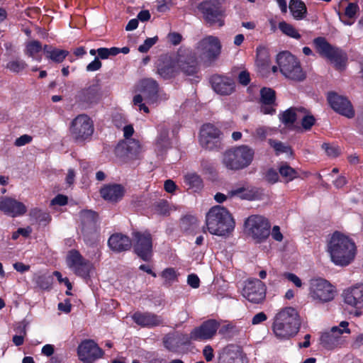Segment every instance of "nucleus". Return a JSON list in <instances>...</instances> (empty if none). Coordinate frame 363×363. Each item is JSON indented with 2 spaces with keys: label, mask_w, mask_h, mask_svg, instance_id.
<instances>
[{
  "label": "nucleus",
  "mask_w": 363,
  "mask_h": 363,
  "mask_svg": "<svg viewBox=\"0 0 363 363\" xmlns=\"http://www.w3.org/2000/svg\"><path fill=\"white\" fill-rule=\"evenodd\" d=\"M194 76L198 72L196 56L188 50H179L174 56L160 57L157 63V73L164 79H169L180 72Z\"/></svg>",
  "instance_id": "f257e3e1"
},
{
  "label": "nucleus",
  "mask_w": 363,
  "mask_h": 363,
  "mask_svg": "<svg viewBox=\"0 0 363 363\" xmlns=\"http://www.w3.org/2000/svg\"><path fill=\"white\" fill-rule=\"evenodd\" d=\"M356 251L354 242L339 232H335L328 243V252L336 265H348L354 259Z\"/></svg>",
  "instance_id": "f03ea898"
},
{
  "label": "nucleus",
  "mask_w": 363,
  "mask_h": 363,
  "mask_svg": "<svg viewBox=\"0 0 363 363\" xmlns=\"http://www.w3.org/2000/svg\"><path fill=\"white\" fill-rule=\"evenodd\" d=\"M301 322L297 311L286 307L275 316L272 325L274 335L280 340H289L296 335L300 329Z\"/></svg>",
  "instance_id": "7ed1b4c3"
},
{
  "label": "nucleus",
  "mask_w": 363,
  "mask_h": 363,
  "mask_svg": "<svg viewBox=\"0 0 363 363\" xmlns=\"http://www.w3.org/2000/svg\"><path fill=\"white\" fill-rule=\"evenodd\" d=\"M206 225L211 234L226 236L234 230L235 221L225 208L216 206L206 213Z\"/></svg>",
  "instance_id": "20e7f679"
},
{
  "label": "nucleus",
  "mask_w": 363,
  "mask_h": 363,
  "mask_svg": "<svg viewBox=\"0 0 363 363\" xmlns=\"http://www.w3.org/2000/svg\"><path fill=\"white\" fill-rule=\"evenodd\" d=\"M254 156L253 148L242 145L225 151L223 154L222 163L226 169L238 171L250 166Z\"/></svg>",
  "instance_id": "39448f33"
},
{
  "label": "nucleus",
  "mask_w": 363,
  "mask_h": 363,
  "mask_svg": "<svg viewBox=\"0 0 363 363\" xmlns=\"http://www.w3.org/2000/svg\"><path fill=\"white\" fill-rule=\"evenodd\" d=\"M225 0H206L201 2L198 9L203 15L204 21L210 26L217 25L222 27L225 25V9L222 6Z\"/></svg>",
  "instance_id": "423d86ee"
},
{
  "label": "nucleus",
  "mask_w": 363,
  "mask_h": 363,
  "mask_svg": "<svg viewBox=\"0 0 363 363\" xmlns=\"http://www.w3.org/2000/svg\"><path fill=\"white\" fill-rule=\"evenodd\" d=\"M277 62L281 74L286 77L294 81H302L306 75L300 62L296 57L289 52L278 54Z\"/></svg>",
  "instance_id": "0eeeda50"
},
{
  "label": "nucleus",
  "mask_w": 363,
  "mask_h": 363,
  "mask_svg": "<svg viewBox=\"0 0 363 363\" xmlns=\"http://www.w3.org/2000/svg\"><path fill=\"white\" fill-rule=\"evenodd\" d=\"M348 325V322L342 321L338 326H333L329 331L323 333L320 338V345L327 350L343 346L351 333Z\"/></svg>",
  "instance_id": "6e6552de"
},
{
  "label": "nucleus",
  "mask_w": 363,
  "mask_h": 363,
  "mask_svg": "<svg viewBox=\"0 0 363 363\" xmlns=\"http://www.w3.org/2000/svg\"><path fill=\"white\" fill-rule=\"evenodd\" d=\"M313 44L319 55L329 60L337 69H342L345 66L347 57L340 48L333 46L323 37L315 38Z\"/></svg>",
  "instance_id": "1a4fd4ad"
},
{
  "label": "nucleus",
  "mask_w": 363,
  "mask_h": 363,
  "mask_svg": "<svg viewBox=\"0 0 363 363\" xmlns=\"http://www.w3.org/2000/svg\"><path fill=\"white\" fill-rule=\"evenodd\" d=\"M69 131L76 143H84L91 139L94 131V123L87 115L80 114L72 120Z\"/></svg>",
  "instance_id": "9d476101"
},
{
  "label": "nucleus",
  "mask_w": 363,
  "mask_h": 363,
  "mask_svg": "<svg viewBox=\"0 0 363 363\" xmlns=\"http://www.w3.org/2000/svg\"><path fill=\"white\" fill-rule=\"evenodd\" d=\"M245 225L248 234L257 242H263L270 235V223L262 216L252 215L248 217Z\"/></svg>",
  "instance_id": "9b49d317"
},
{
  "label": "nucleus",
  "mask_w": 363,
  "mask_h": 363,
  "mask_svg": "<svg viewBox=\"0 0 363 363\" xmlns=\"http://www.w3.org/2000/svg\"><path fill=\"white\" fill-rule=\"evenodd\" d=\"M222 45L219 38L214 35H206L200 40L196 47V53L208 61H215L221 53Z\"/></svg>",
  "instance_id": "f8f14e48"
},
{
  "label": "nucleus",
  "mask_w": 363,
  "mask_h": 363,
  "mask_svg": "<svg viewBox=\"0 0 363 363\" xmlns=\"http://www.w3.org/2000/svg\"><path fill=\"white\" fill-rule=\"evenodd\" d=\"M132 245L134 252L143 261L149 262L152 257V239L147 232H133Z\"/></svg>",
  "instance_id": "ddd939ff"
},
{
  "label": "nucleus",
  "mask_w": 363,
  "mask_h": 363,
  "mask_svg": "<svg viewBox=\"0 0 363 363\" xmlns=\"http://www.w3.org/2000/svg\"><path fill=\"white\" fill-rule=\"evenodd\" d=\"M222 135L220 129L214 125L204 124L200 130V145L208 150H218L221 148Z\"/></svg>",
  "instance_id": "4468645a"
},
{
  "label": "nucleus",
  "mask_w": 363,
  "mask_h": 363,
  "mask_svg": "<svg viewBox=\"0 0 363 363\" xmlns=\"http://www.w3.org/2000/svg\"><path fill=\"white\" fill-rule=\"evenodd\" d=\"M310 296L313 300L320 302L330 301L335 296L334 287L324 279H312L310 283Z\"/></svg>",
  "instance_id": "2eb2a0df"
},
{
  "label": "nucleus",
  "mask_w": 363,
  "mask_h": 363,
  "mask_svg": "<svg viewBox=\"0 0 363 363\" xmlns=\"http://www.w3.org/2000/svg\"><path fill=\"white\" fill-rule=\"evenodd\" d=\"M81 231L86 242L94 240L97 235V215L91 210H84L79 213Z\"/></svg>",
  "instance_id": "dca6fc26"
},
{
  "label": "nucleus",
  "mask_w": 363,
  "mask_h": 363,
  "mask_svg": "<svg viewBox=\"0 0 363 363\" xmlns=\"http://www.w3.org/2000/svg\"><path fill=\"white\" fill-rule=\"evenodd\" d=\"M242 296L253 303H262L266 297V286L259 279H249L242 289Z\"/></svg>",
  "instance_id": "f3484780"
},
{
  "label": "nucleus",
  "mask_w": 363,
  "mask_h": 363,
  "mask_svg": "<svg viewBox=\"0 0 363 363\" xmlns=\"http://www.w3.org/2000/svg\"><path fill=\"white\" fill-rule=\"evenodd\" d=\"M67 262L69 268L77 275L83 279H87L89 277L91 264L84 259L78 251L71 250L67 255Z\"/></svg>",
  "instance_id": "a211bd4d"
},
{
  "label": "nucleus",
  "mask_w": 363,
  "mask_h": 363,
  "mask_svg": "<svg viewBox=\"0 0 363 363\" xmlns=\"http://www.w3.org/2000/svg\"><path fill=\"white\" fill-rule=\"evenodd\" d=\"M213 90L220 96H230L235 91V80L228 76L214 74L210 79Z\"/></svg>",
  "instance_id": "6ab92c4d"
},
{
  "label": "nucleus",
  "mask_w": 363,
  "mask_h": 363,
  "mask_svg": "<svg viewBox=\"0 0 363 363\" xmlns=\"http://www.w3.org/2000/svg\"><path fill=\"white\" fill-rule=\"evenodd\" d=\"M219 326V323L214 319L206 320L191 330V338L193 341L211 340L216 335Z\"/></svg>",
  "instance_id": "aec40b11"
},
{
  "label": "nucleus",
  "mask_w": 363,
  "mask_h": 363,
  "mask_svg": "<svg viewBox=\"0 0 363 363\" xmlns=\"http://www.w3.org/2000/svg\"><path fill=\"white\" fill-rule=\"evenodd\" d=\"M328 101L331 108L340 114L352 118L354 116V111L350 101L345 96L337 93L330 92L328 95Z\"/></svg>",
  "instance_id": "412c9836"
},
{
  "label": "nucleus",
  "mask_w": 363,
  "mask_h": 363,
  "mask_svg": "<svg viewBox=\"0 0 363 363\" xmlns=\"http://www.w3.org/2000/svg\"><path fill=\"white\" fill-rule=\"evenodd\" d=\"M77 353L79 359L86 363L94 362L104 354L97 344L91 340L83 341L78 347Z\"/></svg>",
  "instance_id": "4be33fe9"
},
{
  "label": "nucleus",
  "mask_w": 363,
  "mask_h": 363,
  "mask_svg": "<svg viewBox=\"0 0 363 363\" xmlns=\"http://www.w3.org/2000/svg\"><path fill=\"white\" fill-rule=\"evenodd\" d=\"M138 90L147 103L156 102L159 91V84L156 80L152 78L142 79L139 82Z\"/></svg>",
  "instance_id": "5701e85b"
},
{
  "label": "nucleus",
  "mask_w": 363,
  "mask_h": 363,
  "mask_svg": "<svg viewBox=\"0 0 363 363\" xmlns=\"http://www.w3.org/2000/svg\"><path fill=\"white\" fill-rule=\"evenodd\" d=\"M0 210L6 215L16 217L24 214L27 208L23 203L14 199L1 197L0 198Z\"/></svg>",
  "instance_id": "b1692460"
},
{
  "label": "nucleus",
  "mask_w": 363,
  "mask_h": 363,
  "mask_svg": "<svg viewBox=\"0 0 363 363\" xmlns=\"http://www.w3.org/2000/svg\"><path fill=\"white\" fill-rule=\"evenodd\" d=\"M228 196L229 198L238 197L241 199L252 201L259 199L262 196V191L256 187L238 185L228 191Z\"/></svg>",
  "instance_id": "393cba45"
},
{
  "label": "nucleus",
  "mask_w": 363,
  "mask_h": 363,
  "mask_svg": "<svg viewBox=\"0 0 363 363\" xmlns=\"http://www.w3.org/2000/svg\"><path fill=\"white\" fill-rule=\"evenodd\" d=\"M218 363H245L240 347L228 345L219 354Z\"/></svg>",
  "instance_id": "a878e982"
},
{
  "label": "nucleus",
  "mask_w": 363,
  "mask_h": 363,
  "mask_svg": "<svg viewBox=\"0 0 363 363\" xmlns=\"http://www.w3.org/2000/svg\"><path fill=\"white\" fill-rule=\"evenodd\" d=\"M261 112L273 115L276 113V94L270 88H262L260 91Z\"/></svg>",
  "instance_id": "bb28decb"
},
{
  "label": "nucleus",
  "mask_w": 363,
  "mask_h": 363,
  "mask_svg": "<svg viewBox=\"0 0 363 363\" xmlns=\"http://www.w3.org/2000/svg\"><path fill=\"white\" fill-rule=\"evenodd\" d=\"M116 150L118 154L133 159L142 152V146L138 140L128 139L118 144Z\"/></svg>",
  "instance_id": "cd10ccee"
},
{
  "label": "nucleus",
  "mask_w": 363,
  "mask_h": 363,
  "mask_svg": "<svg viewBox=\"0 0 363 363\" xmlns=\"http://www.w3.org/2000/svg\"><path fill=\"white\" fill-rule=\"evenodd\" d=\"M132 318L141 327L153 328L163 324V318L161 315L148 312H136L133 315Z\"/></svg>",
  "instance_id": "c85d7f7f"
},
{
  "label": "nucleus",
  "mask_w": 363,
  "mask_h": 363,
  "mask_svg": "<svg viewBox=\"0 0 363 363\" xmlns=\"http://www.w3.org/2000/svg\"><path fill=\"white\" fill-rule=\"evenodd\" d=\"M124 186L118 184H107L101 188L100 193L101 196L111 202H118L121 200L125 194Z\"/></svg>",
  "instance_id": "c756f323"
},
{
  "label": "nucleus",
  "mask_w": 363,
  "mask_h": 363,
  "mask_svg": "<svg viewBox=\"0 0 363 363\" xmlns=\"http://www.w3.org/2000/svg\"><path fill=\"white\" fill-rule=\"evenodd\" d=\"M344 301L347 305L355 308L363 306V286H356L344 291Z\"/></svg>",
  "instance_id": "7c9ffc66"
},
{
  "label": "nucleus",
  "mask_w": 363,
  "mask_h": 363,
  "mask_svg": "<svg viewBox=\"0 0 363 363\" xmlns=\"http://www.w3.org/2000/svg\"><path fill=\"white\" fill-rule=\"evenodd\" d=\"M108 245L113 251L121 252L130 249L132 240L125 235L115 233L109 238Z\"/></svg>",
  "instance_id": "2f4dec72"
},
{
  "label": "nucleus",
  "mask_w": 363,
  "mask_h": 363,
  "mask_svg": "<svg viewBox=\"0 0 363 363\" xmlns=\"http://www.w3.org/2000/svg\"><path fill=\"white\" fill-rule=\"evenodd\" d=\"M302 112H305V108L303 107H291L279 113V118L285 125H292L298 118H301Z\"/></svg>",
  "instance_id": "473e14b6"
},
{
  "label": "nucleus",
  "mask_w": 363,
  "mask_h": 363,
  "mask_svg": "<svg viewBox=\"0 0 363 363\" xmlns=\"http://www.w3.org/2000/svg\"><path fill=\"white\" fill-rule=\"evenodd\" d=\"M99 96V88L95 84L82 89L77 95L79 101L89 104L96 101Z\"/></svg>",
  "instance_id": "72a5a7b5"
},
{
  "label": "nucleus",
  "mask_w": 363,
  "mask_h": 363,
  "mask_svg": "<svg viewBox=\"0 0 363 363\" xmlns=\"http://www.w3.org/2000/svg\"><path fill=\"white\" fill-rule=\"evenodd\" d=\"M289 9L292 16L296 20H302L306 16L307 8L304 2L301 0H291Z\"/></svg>",
  "instance_id": "f704fd0d"
},
{
  "label": "nucleus",
  "mask_w": 363,
  "mask_h": 363,
  "mask_svg": "<svg viewBox=\"0 0 363 363\" xmlns=\"http://www.w3.org/2000/svg\"><path fill=\"white\" fill-rule=\"evenodd\" d=\"M43 51L47 58L56 63L62 62L69 54L65 50L57 49L48 45L44 46Z\"/></svg>",
  "instance_id": "c9c22d12"
},
{
  "label": "nucleus",
  "mask_w": 363,
  "mask_h": 363,
  "mask_svg": "<svg viewBox=\"0 0 363 363\" xmlns=\"http://www.w3.org/2000/svg\"><path fill=\"white\" fill-rule=\"evenodd\" d=\"M159 135L155 141V150L158 153H162L170 147L168 129L162 127L159 129Z\"/></svg>",
  "instance_id": "e433bc0d"
},
{
  "label": "nucleus",
  "mask_w": 363,
  "mask_h": 363,
  "mask_svg": "<svg viewBox=\"0 0 363 363\" xmlns=\"http://www.w3.org/2000/svg\"><path fill=\"white\" fill-rule=\"evenodd\" d=\"M184 182L190 189L195 191L200 189L203 186V182L200 176L196 173H189L185 175Z\"/></svg>",
  "instance_id": "4c0bfd02"
},
{
  "label": "nucleus",
  "mask_w": 363,
  "mask_h": 363,
  "mask_svg": "<svg viewBox=\"0 0 363 363\" xmlns=\"http://www.w3.org/2000/svg\"><path fill=\"white\" fill-rule=\"evenodd\" d=\"M279 28L284 35L290 38L297 40L301 38V35L298 33V30L291 24L286 21L279 22Z\"/></svg>",
  "instance_id": "58836bf2"
},
{
  "label": "nucleus",
  "mask_w": 363,
  "mask_h": 363,
  "mask_svg": "<svg viewBox=\"0 0 363 363\" xmlns=\"http://www.w3.org/2000/svg\"><path fill=\"white\" fill-rule=\"evenodd\" d=\"M279 171L286 182H291L298 177V172L288 164L281 166Z\"/></svg>",
  "instance_id": "ea45409f"
},
{
  "label": "nucleus",
  "mask_w": 363,
  "mask_h": 363,
  "mask_svg": "<svg viewBox=\"0 0 363 363\" xmlns=\"http://www.w3.org/2000/svg\"><path fill=\"white\" fill-rule=\"evenodd\" d=\"M268 143L269 145L274 148L277 155H279L281 153H292L291 147L281 141L269 139Z\"/></svg>",
  "instance_id": "a19ab883"
},
{
  "label": "nucleus",
  "mask_w": 363,
  "mask_h": 363,
  "mask_svg": "<svg viewBox=\"0 0 363 363\" xmlns=\"http://www.w3.org/2000/svg\"><path fill=\"white\" fill-rule=\"evenodd\" d=\"M272 129L267 126L259 125L252 133V138L256 140L264 141L271 134Z\"/></svg>",
  "instance_id": "79ce46f5"
},
{
  "label": "nucleus",
  "mask_w": 363,
  "mask_h": 363,
  "mask_svg": "<svg viewBox=\"0 0 363 363\" xmlns=\"http://www.w3.org/2000/svg\"><path fill=\"white\" fill-rule=\"evenodd\" d=\"M30 215L40 223L46 225L51 220L50 215L45 211L38 208H34L31 211Z\"/></svg>",
  "instance_id": "37998d69"
},
{
  "label": "nucleus",
  "mask_w": 363,
  "mask_h": 363,
  "mask_svg": "<svg viewBox=\"0 0 363 363\" xmlns=\"http://www.w3.org/2000/svg\"><path fill=\"white\" fill-rule=\"evenodd\" d=\"M42 50L40 42L33 40L27 43L25 53L26 55L35 59V55Z\"/></svg>",
  "instance_id": "c03bdc74"
},
{
  "label": "nucleus",
  "mask_w": 363,
  "mask_h": 363,
  "mask_svg": "<svg viewBox=\"0 0 363 363\" xmlns=\"http://www.w3.org/2000/svg\"><path fill=\"white\" fill-rule=\"evenodd\" d=\"M301 125L305 130H309L315 124V119L313 116L310 114L305 108V112L301 114Z\"/></svg>",
  "instance_id": "a18cd8bd"
},
{
  "label": "nucleus",
  "mask_w": 363,
  "mask_h": 363,
  "mask_svg": "<svg viewBox=\"0 0 363 363\" xmlns=\"http://www.w3.org/2000/svg\"><path fill=\"white\" fill-rule=\"evenodd\" d=\"M120 53V48L113 47L111 48H100L97 49V55L99 59H108L111 56H116Z\"/></svg>",
  "instance_id": "49530a36"
},
{
  "label": "nucleus",
  "mask_w": 363,
  "mask_h": 363,
  "mask_svg": "<svg viewBox=\"0 0 363 363\" xmlns=\"http://www.w3.org/2000/svg\"><path fill=\"white\" fill-rule=\"evenodd\" d=\"M269 62V56L267 50L264 48L259 47L257 48V60L258 66L265 67Z\"/></svg>",
  "instance_id": "de8ad7c7"
},
{
  "label": "nucleus",
  "mask_w": 363,
  "mask_h": 363,
  "mask_svg": "<svg viewBox=\"0 0 363 363\" xmlns=\"http://www.w3.org/2000/svg\"><path fill=\"white\" fill-rule=\"evenodd\" d=\"M238 333V330L232 324L224 325L219 330V333L228 339L233 337Z\"/></svg>",
  "instance_id": "09e8293b"
},
{
  "label": "nucleus",
  "mask_w": 363,
  "mask_h": 363,
  "mask_svg": "<svg viewBox=\"0 0 363 363\" xmlns=\"http://www.w3.org/2000/svg\"><path fill=\"white\" fill-rule=\"evenodd\" d=\"M27 67V64L22 60H12L8 62L6 68L13 72H20Z\"/></svg>",
  "instance_id": "8fccbe9b"
},
{
  "label": "nucleus",
  "mask_w": 363,
  "mask_h": 363,
  "mask_svg": "<svg viewBox=\"0 0 363 363\" xmlns=\"http://www.w3.org/2000/svg\"><path fill=\"white\" fill-rule=\"evenodd\" d=\"M321 147L322 149L325 150L327 155L330 157H336L340 155L341 150L337 145L325 143Z\"/></svg>",
  "instance_id": "3c124183"
},
{
  "label": "nucleus",
  "mask_w": 363,
  "mask_h": 363,
  "mask_svg": "<svg viewBox=\"0 0 363 363\" xmlns=\"http://www.w3.org/2000/svg\"><path fill=\"white\" fill-rule=\"evenodd\" d=\"M163 342L164 347L171 351H176L179 347V344L174 335H168L164 337Z\"/></svg>",
  "instance_id": "603ef678"
},
{
  "label": "nucleus",
  "mask_w": 363,
  "mask_h": 363,
  "mask_svg": "<svg viewBox=\"0 0 363 363\" xmlns=\"http://www.w3.org/2000/svg\"><path fill=\"white\" fill-rule=\"evenodd\" d=\"M33 280L35 284L41 289L46 290L50 286V279L45 275H36Z\"/></svg>",
  "instance_id": "864d4df0"
},
{
  "label": "nucleus",
  "mask_w": 363,
  "mask_h": 363,
  "mask_svg": "<svg viewBox=\"0 0 363 363\" xmlns=\"http://www.w3.org/2000/svg\"><path fill=\"white\" fill-rule=\"evenodd\" d=\"M15 330L17 333H19L20 334L13 335L12 341L16 346H21L23 344L24 337L26 335V327L19 326Z\"/></svg>",
  "instance_id": "5fc2aeb1"
},
{
  "label": "nucleus",
  "mask_w": 363,
  "mask_h": 363,
  "mask_svg": "<svg viewBox=\"0 0 363 363\" xmlns=\"http://www.w3.org/2000/svg\"><path fill=\"white\" fill-rule=\"evenodd\" d=\"M158 40V37L155 36L153 38H147L143 44L140 45L138 47V51L145 53L147 52L150 48H152Z\"/></svg>",
  "instance_id": "6e6d98bb"
},
{
  "label": "nucleus",
  "mask_w": 363,
  "mask_h": 363,
  "mask_svg": "<svg viewBox=\"0 0 363 363\" xmlns=\"http://www.w3.org/2000/svg\"><path fill=\"white\" fill-rule=\"evenodd\" d=\"M162 277L167 284L172 283L177 278L176 272L172 268L164 269L162 273Z\"/></svg>",
  "instance_id": "4d7b16f0"
},
{
  "label": "nucleus",
  "mask_w": 363,
  "mask_h": 363,
  "mask_svg": "<svg viewBox=\"0 0 363 363\" xmlns=\"http://www.w3.org/2000/svg\"><path fill=\"white\" fill-rule=\"evenodd\" d=\"M177 342L179 344V347L182 345H186L190 343L193 339L191 338V332L189 335L183 334V333H177L174 335Z\"/></svg>",
  "instance_id": "13d9d810"
},
{
  "label": "nucleus",
  "mask_w": 363,
  "mask_h": 363,
  "mask_svg": "<svg viewBox=\"0 0 363 363\" xmlns=\"http://www.w3.org/2000/svg\"><path fill=\"white\" fill-rule=\"evenodd\" d=\"M359 11V6L357 4L354 3H350L345 8V16L349 18H353L355 17L356 13Z\"/></svg>",
  "instance_id": "bf43d9fd"
},
{
  "label": "nucleus",
  "mask_w": 363,
  "mask_h": 363,
  "mask_svg": "<svg viewBox=\"0 0 363 363\" xmlns=\"http://www.w3.org/2000/svg\"><path fill=\"white\" fill-rule=\"evenodd\" d=\"M143 101H145V99L141 94H137L133 98V104L139 106L140 111H143L147 113H149V108L145 104L143 103Z\"/></svg>",
  "instance_id": "052dcab7"
},
{
  "label": "nucleus",
  "mask_w": 363,
  "mask_h": 363,
  "mask_svg": "<svg viewBox=\"0 0 363 363\" xmlns=\"http://www.w3.org/2000/svg\"><path fill=\"white\" fill-rule=\"evenodd\" d=\"M155 211L160 215H167L169 213V204L165 201H159L155 206Z\"/></svg>",
  "instance_id": "680f3d73"
},
{
  "label": "nucleus",
  "mask_w": 363,
  "mask_h": 363,
  "mask_svg": "<svg viewBox=\"0 0 363 363\" xmlns=\"http://www.w3.org/2000/svg\"><path fill=\"white\" fill-rule=\"evenodd\" d=\"M265 179L269 183L274 184L279 180V174L276 170L269 169L266 173Z\"/></svg>",
  "instance_id": "e2e57ef3"
},
{
  "label": "nucleus",
  "mask_w": 363,
  "mask_h": 363,
  "mask_svg": "<svg viewBox=\"0 0 363 363\" xmlns=\"http://www.w3.org/2000/svg\"><path fill=\"white\" fill-rule=\"evenodd\" d=\"M287 280L292 282L296 286L301 287L302 281L298 277L293 273L286 272L283 275Z\"/></svg>",
  "instance_id": "0e129e2a"
},
{
  "label": "nucleus",
  "mask_w": 363,
  "mask_h": 363,
  "mask_svg": "<svg viewBox=\"0 0 363 363\" xmlns=\"http://www.w3.org/2000/svg\"><path fill=\"white\" fill-rule=\"evenodd\" d=\"M102 64L99 57H95V59L87 65L86 70L87 72H95L99 70Z\"/></svg>",
  "instance_id": "69168bd1"
},
{
  "label": "nucleus",
  "mask_w": 363,
  "mask_h": 363,
  "mask_svg": "<svg viewBox=\"0 0 363 363\" xmlns=\"http://www.w3.org/2000/svg\"><path fill=\"white\" fill-rule=\"evenodd\" d=\"M32 141V137L28 135H23L21 137L18 138L15 142L14 145L17 147H21L26 144L30 143Z\"/></svg>",
  "instance_id": "338daca9"
},
{
  "label": "nucleus",
  "mask_w": 363,
  "mask_h": 363,
  "mask_svg": "<svg viewBox=\"0 0 363 363\" xmlns=\"http://www.w3.org/2000/svg\"><path fill=\"white\" fill-rule=\"evenodd\" d=\"M31 228L28 227L26 228H18L16 232L12 234V239L17 240L19 235H23V237H28L31 233Z\"/></svg>",
  "instance_id": "774afa93"
}]
</instances>
